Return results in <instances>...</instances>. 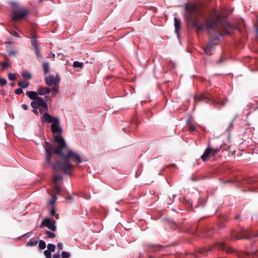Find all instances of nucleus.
Wrapping results in <instances>:
<instances>
[{
  "label": "nucleus",
  "instance_id": "f257e3e1",
  "mask_svg": "<svg viewBox=\"0 0 258 258\" xmlns=\"http://www.w3.org/2000/svg\"><path fill=\"white\" fill-rule=\"evenodd\" d=\"M42 122L51 124V132L53 134L57 135L53 136V140L55 143L53 148L52 145L47 141H45L43 145L45 151V162L46 166H49L51 164V157L53 153L59 156V159L55 163L52 165V169L56 171L57 169L66 174L71 175L75 166L71 162L81 163L83 160L79 154L69 150L67 154L62 153V150L66 147V143L61 134L62 133V129L60 126V121L58 117H52L49 113H46L41 117Z\"/></svg>",
  "mask_w": 258,
  "mask_h": 258
},
{
  "label": "nucleus",
  "instance_id": "f03ea898",
  "mask_svg": "<svg viewBox=\"0 0 258 258\" xmlns=\"http://www.w3.org/2000/svg\"><path fill=\"white\" fill-rule=\"evenodd\" d=\"M202 7L203 4L199 3H189L186 5L187 22L195 27L198 32L205 28L211 36L217 40L221 36V30L230 28L231 25L225 19L222 18L220 14L215 10L213 11L214 19L206 18L205 23L200 25L198 19L204 16Z\"/></svg>",
  "mask_w": 258,
  "mask_h": 258
},
{
  "label": "nucleus",
  "instance_id": "7ed1b4c3",
  "mask_svg": "<svg viewBox=\"0 0 258 258\" xmlns=\"http://www.w3.org/2000/svg\"><path fill=\"white\" fill-rule=\"evenodd\" d=\"M216 248L225 251L227 253H232L234 251V249L227 245L226 243L225 242H221L216 243L215 244L210 247L209 249L205 248L199 249L198 252L200 254L206 255L209 251H211Z\"/></svg>",
  "mask_w": 258,
  "mask_h": 258
},
{
  "label": "nucleus",
  "instance_id": "20e7f679",
  "mask_svg": "<svg viewBox=\"0 0 258 258\" xmlns=\"http://www.w3.org/2000/svg\"><path fill=\"white\" fill-rule=\"evenodd\" d=\"M29 11L27 9H20L18 6H14L12 10V20L17 22L24 19L29 13Z\"/></svg>",
  "mask_w": 258,
  "mask_h": 258
},
{
  "label": "nucleus",
  "instance_id": "39448f33",
  "mask_svg": "<svg viewBox=\"0 0 258 258\" xmlns=\"http://www.w3.org/2000/svg\"><path fill=\"white\" fill-rule=\"evenodd\" d=\"M258 237V233L257 235H254L246 230V229H242L239 232L233 231L232 232L231 239L234 240H240L243 239H249L253 237Z\"/></svg>",
  "mask_w": 258,
  "mask_h": 258
},
{
  "label": "nucleus",
  "instance_id": "423d86ee",
  "mask_svg": "<svg viewBox=\"0 0 258 258\" xmlns=\"http://www.w3.org/2000/svg\"><path fill=\"white\" fill-rule=\"evenodd\" d=\"M195 101L196 102L200 101H205L208 102L210 101H212L213 103L214 104H219L220 106H223L225 105V102L223 101H217L215 100L212 95L209 94H202L199 96L195 97Z\"/></svg>",
  "mask_w": 258,
  "mask_h": 258
},
{
  "label": "nucleus",
  "instance_id": "0eeeda50",
  "mask_svg": "<svg viewBox=\"0 0 258 258\" xmlns=\"http://www.w3.org/2000/svg\"><path fill=\"white\" fill-rule=\"evenodd\" d=\"M56 222L52 218H45L41 223L40 224L39 227L43 228L44 226L47 227L50 230L52 231H55L56 230V227L55 226Z\"/></svg>",
  "mask_w": 258,
  "mask_h": 258
},
{
  "label": "nucleus",
  "instance_id": "6e6552de",
  "mask_svg": "<svg viewBox=\"0 0 258 258\" xmlns=\"http://www.w3.org/2000/svg\"><path fill=\"white\" fill-rule=\"evenodd\" d=\"M60 80V78L58 74L56 75L55 77H54V76L50 75L45 78V83L49 86H51L53 85V87H56V84H57V87H59Z\"/></svg>",
  "mask_w": 258,
  "mask_h": 258
},
{
  "label": "nucleus",
  "instance_id": "1a4fd4ad",
  "mask_svg": "<svg viewBox=\"0 0 258 258\" xmlns=\"http://www.w3.org/2000/svg\"><path fill=\"white\" fill-rule=\"evenodd\" d=\"M31 106L33 108H39L40 107H45V101L43 98H38L36 100H33L31 102Z\"/></svg>",
  "mask_w": 258,
  "mask_h": 258
},
{
  "label": "nucleus",
  "instance_id": "9d476101",
  "mask_svg": "<svg viewBox=\"0 0 258 258\" xmlns=\"http://www.w3.org/2000/svg\"><path fill=\"white\" fill-rule=\"evenodd\" d=\"M26 95L30 99L33 100H36L38 99V98H42L38 96L39 94L37 92L35 91H28L26 93Z\"/></svg>",
  "mask_w": 258,
  "mask_h": 258
},
{
  "label": "nucleus",
  "instance_id": "9b49d317",
  "mask_svg": "<svg viewBox=\"0 0 258 258\" xmlns=\"http://www.w3.org/2000/svg\"><path fill=\"white\" fill-rule=\"evenodd\" d=\"M38 93L40 95H44L49 94L51 92V89L48 87L40 86L37 90Z\"/></svg>",
  "mask_w": 258,
  "mask_h": 258
},
{
  "label": "nucleus",
  "instance_id": "f8f14e48",
  "mask_svg": "<svg viewBox=\"0 0 258 258\" xmlns=\"http://www.w3.org/2000/svg\"><path fill=\"white\" fill-rule=\"evenodd\" d=\"M211 154V150L208 148L205 150L204 154L201 156V158L203 161L207 160V158L209 157V155Z\"/></svg>",
  "mask_w": 258,
  "mask_h": 258
},
{
  "label": "nucleus",
  "instance_id": "ddd939ff",
  "mask_svg": "<svg viewBox=\"0 0 258 258\" xmlns=\"http://www.w3.org/2000/svg\"><path fill=\"white\" fill-rule=\"evenodd\" d=\"M174 26H175V31L176 33H178V30L180 28L181 22L179 19L177 18H174Z\"/></svg>",
  "mask_w": 258,
  "mask_h": 258
},
{
  "label": "nucleus",
  "instance_id": "4468645a",
  "mask_svg": "<svg viewBox=\"0 0 258 258\" xmlns=\"http://www.w3.org/2000/svg\"><path fill=\"white\" fill-rule=\"evenodd\" d=\"M45 107H40L39 108V111L40 112L41 114L42 115V116L46 113H48V106L47 103L45 101Z\"/></svg>",
  "mask_w": 258,
  "mask_h": 258
},
{
  "label": "nucleus",
  "instance_id": "2eb2a0df",
  "mask_svg": "<svg viewBox=\"0 0 258 258\" xmlns=\"http://www.w3.org/2000/svg\"><path fill=\"white\" fill-rule=\"evenodd\" d=\"M43 69L44 74L46 75L49 72V64L48 62H45L43 63Z\"/></svg>",
  "mask_w": 258,
  "mask_h": 258
},
{
  "label": "nucleus",
  "instance_id": "dca6fc26",
  "mask_svg": "<svg viewBox=\"0 0 258 258\" xmlns=\"http://www.w3.org/2000/svg\"><path fill=\"white\" fill-rule=\"evenodd\" d=\"M212 50H213V48H211L210 46H207V45L204 48V50L205 53H206V54H207L208 55H211L212 54Z\"/></svg>",
  "mask_w": 258,
  "mask_h": 258
},
{
  "label": "nucleus",
  "instance_id": "f3484780",
  "mask_svg": "<svg viewBox=\"0 0 258 258\" xmlns=\"http://www.w3.org/2000/svg\"><path fill=\"white\" fill-rule=\"evenodd\" d=\"M18 85L22 88H26L29 85V83L27 81H20L18 83Z\"/></svg>",
  "mask_w": 258,
  "mask_h": 258
},
{
  "label": "nucleus",
  "instance_id": "a211bd4d",
  "mask_svg": "<svg viewBox=\"0 0 258 258\" xmlns=\"http://www.w3.org/2000/svg\"><path fill=\"white\" fill-rule=\"evenodd\" d=\"M61 179H62V176L56 174L54 175L53 177V182L54 184H58V181Z\"/></svg>",
  "mask_w": 258,
  "mask_h": 258
},
{
  "label": "nucleus",
  "instance_id": "6ab92c4d",
  "mask_svg": "<svg viewBox=\"0 0 258 258\" xmlns=\"http://www.w3.org/2000/svg\"><path fill=\"white\" fill-rule=\"evenodd\" d=\"M58 89H59V87H57V84H56V87H52V88L51 89V91H52V92L51 93V96L52 97H54L56 96V94L58 92Z\"/></svg>",
  "mask_w": 258,
  "mask_h": 258
},
{
  "label": "nucleus",
  "instance_id": "aec40b11",
  "mask_svg": "<svg viewBox=\"0 0 258 258\" xmlns=\"http://www.w3.org/2000/svg\"><path fill=\"white\" fill-rule=\"evenodd\" d=\"M21 75L24 78H26L28 80H30L32 78L31 74L27 72H24L21 74Z\"/></svg>",
  "mask_w": 258,
  "mask_h": 258
},
{
  "label": "nucleus",
  "instance_id": "412c9836",
  "mask_svg": "<svg viewBox=\"0 0 258 258\" xmlns=\"http://www.w3.org/2000/svg\"><path fill=\"white\" fill-rule=\"evenodd\" d=\"M38 242L37 240L33 239H31L27 243V245L30 246H35L37 244Z\"/></svg>",
  "mask_w": 258,
  "mask_h": 258
},
{
  "label": "nucleus",
  "instance_id": "4be33fe9",
  "mask_svg": "<svg viewBox=\"0 0 258 258\" xmlns=\"http://www.w3.org/2000/svg\"><path fill=\"white\" fill-rule=\"evenodd\" d=\"M84 63L83 62H80L77 61H75L73 63V66L74 68H82L83 67Z\"/></svg>",
  "mask_w": 258,
  "mask_h": 258
},
{
  "label": "nucleus",
  "instance_id": "5701e85b",
  "mask_svg": "<svg viewBox=\"0 0 258 258\" xmlns=\"http://www.w3.org/2000/svg\"><path fill=\"white\" fill-rule=\"evenodd\" d=\"M55 245L53 244L49 243L47 245L48 250L50 252H54L55 250Z\"/></svg>",
  "mask_w": 258,
  "mask_h": 258
},
{
  "label": "nucleus",
  "instance_id": "b1692460",
  "mask_svg": "<svg viewBox=\"0 0 258 258\" xmlns=\"http://www.w3.org/2000/svg\"><path fill=\"white\" fill-rule=\"evenodd\" d=\"M256 182V180L254 178L250 177L249 178H247L246 181V183L250 184H253Z\"/></svg>",
  "mask_w": 258,
  "mask_h": 258
},
{
  "label": "nucleus",
  "instance_id": "393cba45",
  "mask_svg": "<svg viewBox=\"0 0 258 258\" xmlns=\"http://www.w3.org/2000/svg\"><path fill=\"white\" fill-rule=\"evenodd\" d=\"M50 214L52 216H55L56 219H58L59 218L58 214H56L55 210L53 207L51 208Z\"/></svg>",
  "mask_w": 258,
  "mask_h": 258
},
{
  "label": "nucleus",
  "instance_id": "a878e982",
  "mask_svg": "<svg viewBox=\"0 0 258 258\" xmlns=\"http://www.w3.org/2000/svg\"><path fill=\"white\" fill-rule=\"evenodd\" d=\"M45 233L47 235L48 238H53L55 237V234L49 231L46 230Z\"/></svg>",
  "mask_w": 258,
  "mask_h": 258
},
{
  "label": "nucleus",
  "instance_id": "bb28decb",
  "mask_svg": "<svg viewBox=\"0 0 258 258\" xmlns=\"http://www.w3.org/2000/svg\"><path fill=\"white\" fill-rule=\"evenodd\" d=\"M39 247L41 249H44L46 247V243L45 242L42 240H41L39 241Z\"/></svg>",
  "mask_w": 258,
  "mask_h": 258
},
{
  "label": "nucleus",
  "instance_id": "cd10ccee",
  "mask_svg": "<svg viewBox=\"0 0 258 258\" xmlns=\"http://www.w3.org/2000/svg\"><path fill=\"white\" fill-rule=\"evenodd\" d=\"M8 78L10 81H15L17 79V77L14 74H12L11 73H10L8 74Z\"/></svg>",
  "mask_w": 258,
  "mask_h": 258
},
{
  "label": "nucleus",
  "instance_id": "c85d7f7f",
  "mask_svg": "<svg viewBox=\"0 0 258 258\" xmlns=\"http://www.w3.org/2000/svg\"><path fill=\"white\" fill-rule=\"evenodd\" d=\"M221 146H220L219 147H217L215 148H209L211 150V154H212L213 155H214L216 153H217L218 151H220V150L221 149Z\"/></svg>",
  "mask_w": 258,
  "mask_h": 258
},
{
  "label": "nucleus",
  "instance_id": "c756f323",
  "mask_svg": "<svg viewBox=\"0 0 258 258\" xmlns=\"http://www.w3.org/2000/svg\"><path fill=\"white\" fill-rule=\"evenodd\" d=\"M35 53L37 55L38 58H41V55L40 54V51L38 48V47H35Z\"/></svg>",
  "mask_w": 258,
  "mask_h": 258
},
{
  "label": "nucleus",
  "instance_id": "7c9ffc66",
  "mask_svg": "<svg viewBox=\"0 0 258 258\" xmlns=\"http://www.w3.org/2000/svg\"><path fill=\"white\" fill-rule=\"evenodd\" d=\"M71 254L67 251H63L61 252V256L62 258H68L70 256Z\"/></svg>",
  "mask_w": 258,
  "mask_h": 258
},
{
  "label": "nucleus",
  "instance_id": "2f4dec72",
  "mask_svg": "<svg viewBox=\"0 0 258 258\" xmlns=\"http://www.w3.org/2000/svg\"><path fill=\"white\" fill-rule=\"evenodd\" d=\"M44 254L46 258H51V252L48 250H44Z\"/></svg>",
  "mask_w": 258,
  "mask_h": 258
},
{
  "label": "nucleus",
  "instance_id": "473e14b6",
  "mask_svg": "<svg viewBox=\"0 0 258 258\" xmlns=\"http://www.w3.org/2000/svg\"><path fill=\"white\" fill-rule=\"evenodd\" d=\"M7 81L6 79L0 77V85L1 86H5L7 84Z\"/></svg>",
  "mask_w": 258,
  "mask_h": 258
},
{
  "label": "nucleus",
  "instance_id": "72a5a7b5",
  "mask_svg": "<svg viewBox=\"0 0 258 258\" xmlns=\"http://www.w3.org/2000/svg\"><path fill=\"white\" fill-rule=\"evenodd\" d=\"M54 189L55 190L56 194H59L60 192V188L58 184H54Z\"/></svg>",
  "mask_w": 258,
  "mask_h": 258
},
{
  "label": "nucleus",
  "instance_id": "f704fd0d",
  "mask_svg": "<svg viewBox=\"0 0 258 258\" xmlns=\"http://www.w3.org/2000/svg\"><path fill=\"white\" fill-rule=\"evenodd\" d=\"M23 92V91L22 90V88L21 87L17 89L15 91V94L17 95H20V94H22Z\"/></svg>",
  "mask_w": 258,
  "mask_h": 258
},
{
  "label": "nucleus",
  "instance_id": "c9c22d12",
  "mask_svg": "<svg viewBox=\"0 0 258 258\" xmlns=\"http://www.w3.org/2000/svg\"><path fill=\"white\" fill-rule=\"evenodd\" d=\"M57 249H58V253H59L60 251L62 250V249H63V245L61 243L59 242L57 243Z\"/></svg>",
  "mask_w": 258,
  "mask_h": 258
},
{
  "label": "nucleus",
  "instance_id": "e433bc0d",
  "mask_svg": "<svg viewBox=\"0 0 258 258\" xmlns=\"http://www.w3.org/2000/svg\"><path fill=\"white\" fill-rule=\"evenodd\" d=\"M31 44L35 48V47H38L37 43V40L35 38L31 40Z\"/></svg>",
  "mask_w": 258,
  "mask_h": 258
},
{
  "label": "nucleus",
  "instance_id": "4c0bfd02",
  "mask_svg": "<svg viewBox=\"0 0 258 258\" xmlns=\"http://www.w3.org/2000/svg\"><path fill=\"white\" fill-rule=\"evenodd\" d=\"M171 226L172 228H174V229H176V228H180V226L176 224L175 222H172L171 223Z\"/></svg>",
  "mask_w": 258,
  "mask_h": 258
},
{
  "label": "nucleus",
  "instance_id": "58836bf2",
  "mask_svg": "<svg viewBox=\"0 0 258 258\" xmlns=\"http://www.w3.org/2000/svg\"><path fill=\"white\" fill-rule=\"evenodd\" d=\"M56 202V198H52L51 200H50L49 202V204L51 205V206H53L54 203Z\"/></svg>",
  "mask_w": 258,
  "mask_h": 258
},
{
  "label": "nucleus",
  "instance_id": "ea45409f",
  "mask_svg": "<svg viewBox=\"0 0 258 258\" xmlns=\"http://www.w3.org/2000/svg\"><path fill=\"white\" fill-rule=\"evenodd\" d=\"M11 34L12 35H13V36H15L16 37H19V33L17 32H16V31H14V30L12 31V32H11Z\"/></svg>",
  "mask_w": 258,
  "mask_h": 258
},
{
  "label": "nucleus",
  "instance_id": "a19ab883",
  "mask_svg": "<svg viewBox=\"0 0 258 258\" xmlns=\"http://www.w3.org/2000/svg\"><path fill=\"white\" fill-rule=\"evenodd\" d=\"M216 44H215L213 41H210L209 43L208 44L207 46H210L211 48H213L214 46H215Z\"/></svg>",
  "mask_w": 258,
  "mask_h": 258
},
{
  "label": "nucleus",
  "instance_id": "79ce46f5",
  "mask_svg": "<svg viewBox=\"0 0 258 258\" xmlns=\"http://www.w3.org/2000/svg\"><path fill=\"white\" fill-rule=\"evenodd\" d=\"M2 66H3V69H5L9 66V63L8 62L6 61V62L3 63Z\"/></svg>",
  "mask_w": 258,
  "mask_h": 258
},
{
  "label": "nucleus",
  "instance_id": "37998d69",
  "mask_svg": "<svg viewBox=\"0 0 258 258\" xmlns=\"http://www.w3.org/2000/svg\"><path fill=\"white\" fill-rule=\"evenodd\" d=\"M189 131L194 132L196 131L195 126L194 125H190L188 127Z\"/></svg>",
  "mask_w": 258,
  "mask_h": 258
},
{
  "label": "nucleus",
  "instance_id": "c03bdc74",
  "mask_svg": "<svg viewBox=\"0 0 258 258\" xmlns=\"http://www.w3.org/2000/svg\"><path fill=\"white\" fill-rule=\"evenodd\" d=\"M252 257H257L258 256V250L255 252H253L251 253Z\"/></svg>",
  "mask_w": 258,
  "mask_h": 258
},
{
  "label": "nucleus",
  "instance_id": "a18cd8bd",
  "mask_svg": "<svg viewBox=\"0 0 258 258\" xmlns=\"http://www.w3.org/2000/svg\"><path fill=\"white\" fill-rule=\"evenodd\" d=\"M234 120L233 119L230 123L229 125V127L228 128V130H231L233 127V121H234Z\"/></svg>",
  "mask_w": 258,
  "mask_h": 258
},
{
  "label": "nucleus",
  "instance_id": "49530a36",
  "mask_svg": "<svg viewBox=\"0 0 258 258\" xmlns=\"http://www.w3.org/2000/svg\"><path fill=\"white\" fill-rule=\"evenodd\" d=\"M22 107L25 110H27L28 108V106L26 104H22Z\"/></svg>",
  "mask_w": 258,
  "mask_h": 258
},
{
  "label": "nucleus",
  "instance_id": "de8ad7c7",
  "mask_svg": "<svg viewBox=\"0 0 258 258\" xmlns=\"http://www.w3.org/2000/svg\"><path fill=\"white\" fill-rule=\"evenodd\" d=\"M9 53L11 55H15L16 54V52L15 51H14V50H10V51H9Z\"/></svg>",
  "mask_w": 258,
  "mask_h": 258
},
{
  "label": "nucleus",
  "instance_id": "09e8293b",
  "mask_svg": "<svg viewBox=\"0 0 258 258\" xmlns=\"http://www.w3.org/2000/svg\"><path fill=\"white\" fill-rule=\"evenodd\" d=\"M37 109L38 108H35V109L33 108V109L32 110L33 112L36 115H38V111Z\"/></svg>",
  "mask_w": 258,
  "mask_h": 258
},
{
  "label": "nucleus",
  "instance_id": "8fccbe9b",
  "mask_svg": "<svg viewBox=\"0 0 258 258\" xmlns=\"http://www.w3.org/2000/svg\"><path fill=\"white\" fill-rule=\"evenodd\" d=\"M31 235V232H28L24 235V236L26 237L27 238L29 237Z\"/></svg>",
  "mask_w": 258,
  "mask_h": 258
},
{
  "label": "nucleus",
  "instance_id": "3c124183",
  "mask_svg": "<svg viewBox=\"0 0 258 258\" xmlns=\"http://www.w3.org/2000/svg\"><path fill=\"white\" fill-rule=\"evenodd\" d=\"M59 253H58L57 254H54L53 255L52 257L53 258H59L60 257V255L59 254Z\"/></svg>",
  "mask_w": 258,
  "mask_h": 258
},
{
  "label": "nucleus",
  "instance_id": "603ef678",
  "mask_svg": "<svg viewBox=\"0 0 258 258\" xmlns=\"http://www.w3.org/2000/svg\"><path fill=\"white\" fill-rule=\"evenodd\" d=\"M175 197H176V195H174L172 196V198H170V200L171 201V203L170 204H171L173 202V201L174 200V199L175 198Z\"/></svg>",
  "mask_w": 258,
  "mask_h": 258
},
{
  "label": "nucleus",
  "instance_id": "864d4df0",
  "mask_svg": "<svg viewBox=\"0 0 258 258\" xmlns=\"http://www.w3.org/2000/svg\"><path fill=\"white\" fill-rule=\"evenodd\" d=\"M32 39H33L34 38H35L36 39V34L35 33H33L32 34Z\"/></svg>",
  "mask_w": 258,
  "mask_h": 258
},
{
  "label": "nucleus",
  "instance_id": "5fc2aeb1",
  "mask_svg": "<svg viewBox=\"0 0 258 258\" xmlns=\"http://www.w3.org/2000/svg\"><path fill=\"white\" fill-rule=\"evenodd\" d=\"M73 197L72 196H69L66 199L68 200H73Z\"/></svg>",
  "mask_w": 258,
  "mask_h": 258
},
{
  "label": "nucleus",
  "instance_id": "6e6d98bb",
  "mask_svg": "<svg viewBox=\"0 0 258 258\" xmlns=\"http://www.w3.org/2000/svg\"><path fill=\"white\" fill-rule=\"evenodd\" d=\"M211 235V233H209V234L207 233V234H206V235H205V236H206V237H209V236H210Z\"/></svg>",
  "mask_w": 258,
  "mask_h": 258
},
{
  "label": "nucleus",
  "instance_id": "4d7b16f0",
  "mask_svg": "<svg viewBox=\"0 0 258 258\" xmlns=\"http://www.w3.org/2000/svg\"><path fill=\"white\" fill-rule=\"evenodd\" d=\"M15 83H11V87H14V86H15Z\"/></svg>",
  "mask_w": 258,
  "mask_h": 258
},
{
  "label": "nucleus",
  "instance_id": "13d9d810",
  "mask_svg": "<svg viewBox=\"0 0 258 258\" xmlns=\"http://www.w3.org/2000/svg\"><path fill=\"white\" fill-rule=\"evenodd\" d=\"M1 92L2 93V94H4L5 93V91L4 90H1Z\"/></svg>",
  "mask_w": 258,
  "mask_h": 258
},
{
  "label": "nucleus",
  "instance_id": "bf43d9fd",
  "mask_svg": "<svg viewBox=\"0 0 258 258\" xmlns=\"http://www.w3.org/2000/svg\"><path fill=\"white\" fill-rule=\"evenodd\" d=\"M203 232H204V234L206 235V234H207L206 233L209 232V231H207L205 232V230H204V231H203Z\"/></svg>",
  "mask_w": 258,
  "mask_h": 258
},
{
  "label": "nucleus",
  "instance_id": "052dcab7",
  "mask_svg": "<svg viewBox=\"0 0 258 258\" xmlns=\"http://www.w3.org/2000/svg\"><path fill=\"white\" fill-rule=\"evenodd\" d=\"M239 218V216H236L235 217V219H238Z\"/></svg>",
  "mask_w": 258,
  "mask_h": 258
},
{
  "label": "nucleus",
  "instance_id": "680f3d73",
  "mask_svg": "<svg viewBox=\"0 0 258 258\" xmlns=\"http://www.w3.org/2000/svg\"><path fill=\"white\" fill-rule=\"evenodd\" d=\"M111 78V77L110 76H108L107 77V79L108 80V79H110Z\"/></svg>",
  "mask_w": 258,
  "mask_h": 258
},
{
  "label": "nucleus",
  "instance_id": "e2e57ef3",
  "mask_svg": "<svg viewBox=\"0 0 258 258\" xmlns=\"http://www.w3.org/2000/svg\"><path fill=\"white\" fill-rule=\"evenodd\" d=\"M49 98V96L46 97V100H47V99Z\"/></svg>",
  "mask_w": 258,
  "mask_h": 258
},
{
  "label": "nucleus",
  "instance_id": "0e129e2a",
  "mask_svg": "<svg viewBox=\"0 0 258 258\" xmlns=\"http://www.w3.org/2000/svg\"><path fill=\"white\" fill-rule=\"evenodd\" d=\"M249 253H246V255H247V256L249 255Z\"/></svg>",
  "mask_w": 258,
  "mask_h": 258
},
{
  "label": "nucleus",
  "instance_id": "69168bd1",
  "mask_svg": "<svg viewBox=\"0 0 258 258\" xmlns=\"http://www.w3.org/2000/svg\"><path fill=\"white\" fill-rule=\"evenodd\" d=\"M40 1H42L43 0H40Z\"/></svg>",
  "mask_w": 258,
  "mask_h": 258
},
{
  "label": "nucleus",
  "instance_id": "338daca9",
  "mask_svg": "<svg viewBox=\"0 0 258 258\" xmlns=\"http://www.w3.org/2000/svg\"><path fill=\"white\" fill-rule=\"evenodd\" d=\"M149 258H152V257H149Z\"/></svg>",
  "mask_w": 258,
  "mask_h": 258
}]
</instances>
